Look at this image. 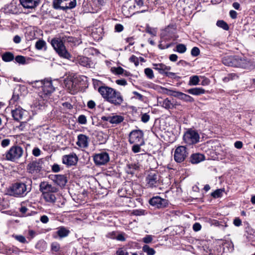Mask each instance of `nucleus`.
<instances>
[{
	"mask_svg": "<svg viewBox=\"0 0 255 255\" xmlns=\"http://www.w3.org/2000/svg\"><path fill=\"white\" fill-rule=\"evenodd\" d=\"M72 39L73 38L72 37H68V38L63 37L62 39L55 37L51 40V44L60 57L69 59L71 58V55L66 50L63 42L66 40H67L68 42H71Z\"/></svg>",
	"mask_w": 255,
	"mask_h": 255,
	"instance_id": "f257e3e1",
	"label": "nucleus"
},
{
	"mask_svg": "<svg viewBox=\"0 0 255 255\" xmlns=\"http://www.w3.org/2000/svg\"><path fill=\"white\" fill-rule=\"evenodd\" d=\"M223 63L228 66L240 67L246 69L249 65V62L245 58L237 56H225L222 58Z\"/></svg>",
	"mask_w": 255,
	"mask_h": 255,
	"instance_id": "f03ea898",
	"label": "nucleus"
},
{
	"mask_svg": "<svg viewBox=\"0 0 255 255\" xmlns=\"http://www.w3.org/2000/svg\"><path fill=\"white\" fill-rule=\"evenodd\" d=\"M30 191V185L22 182H15L10 187L11 195L16 197H24Z\"/></svg>",
	"mask_w": 255,
	"mask_h": 255,
	"instance_id": "7ed1b4c3",
	"label": "nucleus"
},
{
	"mask_svg": "<svg viewBox=\"0 0 255 255\" xmlns=\"http://www.w3.org/2000/svg\"><path fill=\"white\" fill-rule=\"evenodd\" d=\"M23 148L18 145L12 146L5 153L6 160L17 162L23 155Z\"/></svg>",
	"mask_w": 255,
	"mask_h": 255,
	"instance_id": "20e7f679",
	"label": "nucleus"
},
{
	"mask_svg": "<svg viewBox=\"0 0 255 255\" xmlns=\"http://www.w3.org/2000/svg\"><path fill=\"white\" fill-rule=\"evenodd\" d=\"M183 139L187 145H193L199 142L200 135L197 131L189 128L184 133Z\"/></svg>",
	"mask_w": 255,
	"mask_h": 255,
	"instance_id": "39448f33",
	"label": "nucleus"
},
{
	"mask_svg": "<svg viewBox=\"0 0 255 255\" xmlns=\"http://www.w3.org/2000/svg\"><path fill=\"white\" fill-rule=\"evenodd\" d=\"M76 0H53V6L56 9L66 10L75 7Z\"/></svg>",
	"mask_w": 255,
	"mask_h": 255,
	"instance_id": "423d86ee",
	"label": "nucleus"
},
{
	"mask_svg": "<svg viewBox=\"0 0 255 255\" xmlns=\"http://www.w3.org/2000/svg\"><path fill=\"white\" fill-rule=\"evenodd\" d=\"M11 114L14 120L21 123H26L28 120V112L21 108L18 107L12 110Z\"/></svg>",
	"mask_w": 255,
	"mask_h": 255,
	"instance_id": "0eeeda50",
	"label": "nucleus"
},
{
	"mask_svg": "<svg viewBox=\"0 0 255 255\" xmlns=\"http://www.w3.org/2000/svg\"><path fill=\"white\" fill-rule=\"evenodd\" d=\"M143 132L141 130L136 129L132 130L129 134V142L133 143L144 144Z\"/></svg>",
	"mask_w": 255,
	"mask_h": 255,
	"instance_id": "6e6552de",
	"label": "nucleus"
},
{
	"mask_svg": "<svg viewBox=\"0 0 255 255\" xmlns=\"http://www.w3.org/2000/svg\"><path fill=\"white\" fill-rule=\"evenodd\" d=\"M188 155V152L185 146H178L175 150L174 159L177 163H181L184 161Z\"/></svg>",
	"mask_w": 255,
	"mask_h": 255,
	"instance_id": "1a4fd4ad",
	"label": "nucleus"
},
{
	"mask_svg": "<svg viewBox=\"0 0 255 255\" xmlns=\"http://www.w3.org/2000/svg\"><path fill=\"white\" fill-rule=\"evenodd\" d=\"M54 90L55 88L52 85L51 80H43V85L42 88V92L40 93V96L44 100H46Z\"/></svg>",
	"mask_w": 255,
	"mask_h": 255,
	"instance_id": "9d476101",
	"label": "nucleus"
},
{
	"mask_svg": "<svg viewBox=\"0 0 255 255\" xmlns=\"http://www.w3.org/2000/svg\"><path fill=\"white\" fill-rule=\"evenodd\" d=\"M146 185L149 188L156 187L159 185V178L155 172H149L145 178Z\"/></svg>",
	"mask_w": 255,
	"mask_h": 255,
	"instance_id": "9b49d317",
	"label": "nucleus"
},
{
	"mask_svg": "<svg viewBox=\"0 0 255 255\" xmlns=\"http://www.w3.org/2000/svg\"><path fill=\"white\" fill-rule=\"evenodd\" d=\"M42 161L41 159L33 160L30 162L26 166L27 172L31 174L39 173L42 168Z\"/></svg>",
	"mask_w": 255,
	"mask_h": 255,
	"instance_id": "f8f14e48",
	"label": "nucleus"
},
{
	"mask_svg": "<svg viewBox=\"0 0 255 255\" xmlns=\"http://www.w3.org/2000/svg\"><path fill=\"white\" fill-rule=\"evenodd\" d=\"M150 205L158 209L166 207L168 205V201L165 199L161 198L158 196H154L149 200Z\"/></svg>",
	"mask_w": 255,
	"mask_h": 255,
	"instance_id": "ddd939ff",
	"label": "nucleus"
},
{
	"mask_svg": "<svg viewBox=\"0 0 255 255\" xmlns=\"http://www.w3.org/2000/svg\"><path fill=\"white\" fill-rule=\"evenodd\" d=\"M94 162L97 165H105L110 160L109 154L106 152H101L95 154L93 156Z\"/></svg>",
	"mask_w": 255,
	"mask_h": 255,
	"instance_id": "4468645a",
	"label": "nucleus"
},
{
	"mask_svg": "<svg viewBox=\"0 0 255 255\" xmlns=\"http://www.w3.org/2000/svg\"><path fill=\"white\" fill-rule=\"evenodd\" d=\"M112 93L113 94H111V96L108 99L107 102L114 105L115 106L121 105L124 101L123 97L121 93L115 89Z\"/></svg>",
	"mask_w": 255,
	"mask_h": 255,
	"instance_id": "2eb2a0df",
	"label": "nucleus"
},
{
	"mask_svg": "<svg viewBox=\"0 0 255 255\" xmlns=\"http://www.w3.org/2000/svg\"><path fill=\"white\" fill-rule=\"evenodd\" d=\"M114 90V89L112 88L104 85L100 86L98 91L102 97L107 101L111 94H113L112 92Z\"/></svg>",
	"mask_w": 255,
	"mask_h": 255,
	"instance_id": "dca6fc26",
	"label": "nucleus"
},
{
	"mask_svg": "<svg viewBox=\"0 0 255 255\" xmlns=\"http://www.w3.org/2000/svg\"><path fill=\"white\" fill-rule=\"evenodd\" d=\"M89 137L84 134H80L77 136L76 144L81 148H86L89 146Z\"/></svg>",
	"mask_w": 255,
	"mask_h": 255,
	"instance_id": "f3484780",
	"label": "nucleus"
},
{
	"mask_svg": "<svg viewBox=\"0 0 255 255\" xmlns=\"http://www.w3.org/2000/svg\"><path fill=\"white\" fill-rule=\"evenodd\" d=\"M78 161V157L76 154L65 155L63 156L62 162L68 166L75 165Z\"/></svg>",
	"mask_w": 255,
	"mask_h": 255,
	"instance_id": "a211bd4d",
	"label": "nucleus"
},
{
	"mask_svg": "<svg viewBox=\"0 0 255 255\" xmlns=\"http://www.w3.org/2000/svg\"><path fill=\"white\" fill-rule=\"evenodd\" d=\"M153 68L157 71L160 74L165 75V73L167 71H169L171 69L170 66L165 65L163 63H154L153 64Z\"/></svg>",
	"mask_w": 255,
	"mask_h": 255,
	"instance_id": "6ab92c4d",
	"label": "nucleus"
},
{
	"mask_svg": "<svg viewBox=\"0 0 255 255\" xmlns=\"http://www.w3.org/2000/svg\"><path fill=\"white\" fill-rule=\"evenodd\" d=\"M40 187L42 192L56 193L58 190L56 187L44 182L40 184Z\"/></svg>",
	"mask_w": 255,
	"mask_h": 255,
	"instance_id": "aec40b11",
	"label": "nucleus"
},
{
	"mask_svg": "<svg viewBox=\"0 0 255 255\" xmlns=\"http://www.w3.org/2000/svg\"><path fill=\"white\" fill-rule=\"evenodd\" d=\"M52 180L60 187H64L67 182L65 175L61 174L54 175Z\"/></svg>",
	"mask_w": 255,
	"mask_h": 255,
	"instance_id": "412c9836",
	"label": "nucleus"
},
{
	"mask_svg": "<svg viewBox=\"0 0 255 255\" xmlns=\"http://www.w3.org/2000/svg\"><path fill=\"white\" fill-rule=\"evenodd\" d=\"M79 64L84 67L91 68L93 66V62L88 57L83 56H79L77 58Z\"/></svg>",
	"mask_w": 255,
	"mask_h": 255,
	"instance_id": "4be33fe9",
	"label": "nucleus"
},
{
	"mask_svg": "<svg viewBox=\"0 0 255 255\" xmlns=\"http://www.w3.org/2000/svg\"><path fill=\"white\" fill-rule=\"evenodd\" d=\"M66 87L68 89L69 92L74 94L77 92L79 87L75 80H68L66 83Z\"/></svg>",
	"mask_w": 255,
	"mask_h": 255,
	"instance_id": "5701e85b",
	"label": "nucleus"
},
{
	"mask_svg": "<svg viewBox=\"0 0 255 255\" xmlns=\"http://www.w3.org/2000/svg\"><path fill=\"white\" fill-rule=\"evenodd\" d=\"M70 231L64 227H61L58 228L57 231L55 232L53 235V237L55 239H57L58 237L61 239L65 238L68 236Z\"/></svg>",
	"mask_w": 255,
	"mask_h": 255,
	"instance_id": "b1692460",
	"label": "nucleus"
},
{
	"mask_svg": "<svg viewBox=\"0 0 255 255\" xmlns=\"http://www.w3.org/2000/svg\"><path fill=\"white\" fill-rule=\"evenodd\" d=\"M185 92L194 96H200L206 93V90L201 87H195L187 89Z\"/></svg>",
	"mask_w": 255,
	"mask_h": 255,
	"instance_id": "393cba45",
	"label": "nucleus"
},
{
	"mask_svg": "<svg viewBox=\"0 0 255 255\" xmlns=\"http://www.w3.org/2000/svg\"><path fill=\"white\" fill-rule=\"evenodd\" d=\"M22 5L27 8H34L38 4V0H20Z\"/></svg>",
	"mask_w": 255,
	"mask_h": 255,
	"instance_id": "a878e982",
	"label": "nucleus"
},
{
	"mask_svg": "<svg viewBox=\"0 0 255 255\" xmlns=\"http://www.w3.org/2000/svg\"><path fill=\"white\" fill-rule=\"evenodd\" d=\"M24 86H18L16 87L14 90L12 97L9 101V103L10 104H14L15 102L18 101L19 98V92L21 90H24Z\"/></svg>",
	"mask_w": 255,
	"mask_h": 255,
	"instance_id": "bb28decb",
	"label": "nucleus"
},
{
	"mask_svg": "<svg viewBox=\"0 0 255 255\" xmlns=\"http://www.w3.org/2000/svg\"><path fill=\"white\" fill-rule=\"evenodd\" d=\"M204 159V155L199 153L192 154L190 157V162L193 164H197L203 161Z\"/></svg>",
	"mask_w": 255,
	"mask_h": 255,
	"instance_id": "cd10ccee",
	"label": "nucleus"
},
{
	"mask_svg": "<svg viewBox=\"0 0 255 255\" xmlns=\"http://www.w3.org/2000/svg\"><path fill=\"white\" fill-rule=\"evenodd\" d=\"M173 28H170L169 26L165 28L163 31L161 33V37L165 39H170L172 38L173 34Z\"/></svg>",
	"mask_w": 255,
	"mask_h": 255,
	"instance_id": "c85d7f7f",
	"label": "nucleus"
},
{
	"mask_svg": "<svg viewBox=\"0 0 255 255\" xmlns=\"http://www.w3.org/2000/svg\"><path fill=\"white\" fill-rule=\"evenodd\" d=\"M54 193L42 192L43 198L46 202L54 203L56 198L54 194Z\"/></svg>",
	"mask_w": 255,
	"mask_h": 255,
	"instance_id": "c756f323",
	"label": "nucleus"
},
{
	"mask_svg": "<svg viewBox=\"0 0 255 255\" xmlns=\"http://www.w3.org/2000/svg\"><path fill=\"white\" fill-rule=\"evenodd\" d=\"M2 60L6 62L12 61L14 59V55L10 52H6L1 55Z\"/></svg>",
	"mask_w": 255,
	"mask_h": 255,
	"instance_id": "7c9ffc66",
	"label": "nucleus"
},
{
	"mask_svg": "<svg viewBox=\"0 0 255 255\" xmlns=\"http://www.w3.org/2000/svg\"><path fill=\"white\" fill-rule=\"evenodd\" d=\"M124 120L123 116L120 115L111 116V124L117 125L122 123Z\"/></svg>",
	"mask_w": 255,
	"mask_h": 255,
	"instance_id": "2f4dec72",
	"label": "nucleus"
},
{
	"mask_svg": "<svg viewBox=\"0 0 255 255\" xmlns=\"http://www.w3.org/2000/svg\"><path fill=\"white\" fill-rule=\"evenodd\" d=\"M46 248L47 243L45 241L42 240L39 241L35 245V248L42 252L45 251Z\"/></svg>",
	"mask_w": 255,
	"mask_h": 255,
	"instance_id": "473e14b6",
	"label": "nucleus"
},
{
	"mask_svg": "<svg viewBox=\"0 0 255 255\" xmlns=\"http://www.w3.org/2000/svg\"><path fill=\"white\" fill-rule=\"evenodd\" d=\"M179 99L187 103H193L194 102V99L193 97L182 92H181Z\"/></svg>",
	"mask_w": 255,
	"mask_h": 255,
	"instance_id": "72a5a7b5",
	"label": "nucleus"
},
{
	"mask_svg": "<svg viewBox=\"0 0 255 255\" xmlns=\"http://www.w3.org/2000/svg\"><path fill=\"white\" fill-rule=\"evenodd\" d=\"M162 106L167 110L172 109L175 107L174 105L168 98H166L163 101Z\"/></svg>",
	"mask_w": 255,
	"mask_h": 255,
	"instance_id": "f704fd0d",
	"label": "nucleus"
},
{
	"mask_svg": "<svg viewBox=\"0 0 255 255\" xmlns=\"http://www.w3.org/2000/svg\"><path fill=\"white\" fill-rule=\"evenodd\" d=\"M239 78V75L236 73H232L228 74L227 76L223 79L224 82H228L231 80H234L238 79Z\"/></svg>",
	"mask_w": 255,
	"mask_h": 255,
	"instance_id": "c9c22d12",
	"label": "nucleus"
},
{
	"mask_svg": "<svg viewBox=\"0 0 255 255\" xmlns=\"http://www.w3.org/2000/svg\"><path fill=\"white\" fill-rule=\"evenodd\" d=\"M199 81L200 80L199 76L194 75L190 77L188 85L190 86H196L199 84Z\"/></svg>",
	"mask_w": 255,
	"mask_h": 255,
	"instance_id": "e433bc0d",
	"label": "nucleus"
},
{
	"mask_svg": "<svg viewBox=\"0 0 255 255\" xmlns=\"http://www.w3.org/2000/svg\"><path fill=\"white\" fill-rule=\"evenodd\" d=\"M214 251L209 249L207 246H202L200 249L201 255H213Z\"/></svg>",
	"mask_w": 255,
	"mask_h": 255,
	"instance_id": "4c0bfd02",
	"label": "nucleus"
},
{
	"mask_svg": "<svg viewBox=\"0 0 255 255\" xmlns=\"http://www.w3.org/2000/svg\"><path fill=\"white\" fill-rule=\"evenodd\" d=\"M142 251L143 252L145 253L147 255H154L155 254V250L146 245L142 247Z\"/></svg>",
	"mask_w": 255,
	"mask_h": 255,
	"instance_id": "58836bf2",
	"label": "nucleus"
},
{
	"mask_svg": "<svg viewBox=\"0 0 255 255\" xmlns=\"http://www.w3.org/2000/svg\"><path fill=\"white\" fill-rule=\"evenodd\" d=\"M216 25L217 26L222 28L225 30H228L229 29V26L227 23L224 21L223 20H219L216 22Z\"/></svg>",
	"mask_w": 255,
	"mask_h": 255,
	"instance_id": "ea45409f",
	"label": "nucleus"
},
{
	"mask_svg": "<svg viewBox=\"0 0 255 255\" xmlns=\"http://www.w3.org/2000/svg\"><path fill=\"white\" fill-rule=\"evenodd\" d=\"M111 72L116 75H122L124 72V69L121 67H112Z\"/></svg>",
	"mask_w": 255,
	"mask_h": 255,
	"instance_id": "a19ab883",
	"label": "nucleus"
},
{
	"mask_svg": "<svg viewBox=\"0 0 255 255\" xmlns=\"http://www.w3.org/2000/svg\"><path fill=\"white\" fill-rule=\"evenodd\" d=\"M187 50L186 46L183 44H178L176 46L175 51L180 53H183L186 52Z\"/></svg>",
	"mask_w": 255,
	"mask_h": 255,
	"instance_id": "79ce46f5",
	"label": "nucleus"
},
{
	"mask_svg": "<svg viewBox=\"0 0 255 255\" xmlns=\"http://www.w3.org/2000/svg\"><path fill=\"white\" fill-rule=\"evenodd\" d=\"M128 170L127 171L128 173L133 174L135 170L138 168V166L135 164H129L128 165Z\"/></svg>",
	"mask_w": 255,
	"mask_h": 255,
	"instance_id": "37998d69",
	"label": "nucleus"
},
{
	"mask_svg": "<svg viewBox=\"0 0 255 255\" xmlns=\"http://www.w3.org/2000/svg\"><path fill=\"white\" fill-rule=\"evenodd\" d=\"M224 191V190L222 189H217L212 193L211 196L215 198L221 197Z\"/></svg>",
	"mask_w": 255,
	"mask_h": 255,
	"instance_id": "c03bdc74",
	"label": "nucleus"
},
{
	"mask_svg": "<svg viewBox=\"0 0 255 255\" xmlns=\"http://www.w3.org/2000/svg\"><path fill=\"white\" fill-rule=\"evenodd\" d=\"M15 61L19 64H25L26 63L25 57L23 56H16L14 59Z\"/></svg>",
	"mask_w": 255,
	"mask_h": 255,
	"instance_id": "a18cd8bd",
	"label": "nucleus"
},
{
	"mask_svg": "<svg viewBox=\"0 0 255 255\" xmlns=\"http://www.w3.org/2000/svg\"><path fill=\"white\" fill-rule=\"evenodd\" d=\"M168 92L167 93L168 95L173 96L175 98H177L179 99L180 96V94L181 93V92L173 91L171 90H167Z\"/></svg>",
	"mask_w": 255,
	"mask_h": 255,
	"instance_id": "49530a36",
	"label": "nucleus"
},
{
	"mask_svg": "<svg viewBox=\"0 0 255 255\" xmlns=\"http://www.w3.org/2000/svg\"><path fill=\"white\" fill-rule=\"evenodd\" d=\"M46 45V42L43 40H39L35 43L37 49L41 50Z\"/></svg>",
	"mask_w": 255,
	"mask_h": 255,
	"instance_id": "de8ad7c7",
	"label": "nucleus"
},
{
	"mask_svg": "<svg viewBox=\"0 0 255 255\" xmlns=\"http://www.w3.org/2000/svg\"><path fill=\"white\" fill-rule=\"evenodd\" d=\"M133 145L132 146V151L134 153H138L140 151V146L143 145L144 144L142 143H133Z\"/></svg>",
	"mask_w": 255,
	"mask_h": 255,
	"instance_id": "09e8293b",
	"label": "nucleus"
},
{
	"mask_svg": "<svg viewBox=\"0 0 255 255\" xmlns=\"http://www.w3.org/2000/svg\"><path fill=\"white\" fill-rule=\"evenodd\" d=\"M144 73L149 79H152L154 77L153 71L150 68H145L144 69Z\"/></svg>",
	"mask_w": 255,
	"mask_h": 255,
	"instance_id": "8fccbe9b",
	"label": "nucleus"
},
{
	"mask_svg": "<svg viewBox=\"0 0 255 255\" xmlns=\"http://www.w3.org/2000/svg\"><path fill=\"white\" fill-rule=\"evenodd\" d=\"M60 246L59 243L57 242L52 243L51 245V250L52 252H57L59 251Z\"/></svg>",
	"mask_w": 255,
	"mask_h": 255,
	"instance_id": "3c124183",
	"label": "nucleus"
},
{
	"mask_svg": "<svg viewBox=\"0 0 255 255\" xmlns=\"http://www.w3.org/2000/svg\"><path fill=\"white\" fill-rule=\"evenodd\" d=\"M13 237L17 241L21 243H27L26 240L25 238L22 235H13Z\"/></svg>",
	"mask_w": 255,
	"mask_h": 255,
	"instance_id": "603ef678",
	"label": "nucleus"
},
{
	"mask_svg": "<svg viewBox=\"0 0 255 255\" xmlns=\"http://www.w3.org/2000/svg\"><path fill=\"white\" fill-rule=\"evenodd\" d=\"M78 122L79 124L82 125H85L87 124V118L85 115H80L78 118Z\"/></svg>",
	"mask_w": 255,
	"mask_h": 255,
	"instance_id": "864d4df0",
	"label": "nucleus"
},
{
	"mask_svg": "<svg viewBox=\"0 0 255 255\" xmlns=\"http://www.w3.org/2000/svg\"><path fill=\"white\" fill-rule=\"evenodd\" d=\"M129 60L130 62L133 63L136 66H138L139 64V59L134 55L130 57Z\"/></svg>",
	"mask_w": 255,
	"mask_h": 255,
	"instance_id": "5fc2aeb1",
	"label": "nucleus"
},
{
	"mask_svg": "<svg viewBox=\"0 0 255 255\" xmlns=\"http://www.w3.org/2000/svg\"><path fill=\"white\" fill-rule=\"evenodd\" d=\"M150 116L147 113L142 114L141 115V121L144 123L148 122L149 120Z\"/></svg>",
	"mask_w": 255,
	"mask_h": 255,
	"instance_id": "6e6d98bb",
	"label": "nucleus"
},
{
	"mask_svg": "<svg viewBox=\"0 0 255 255\" xmlns=\"http://www.w3.org/2000/svg\"><path fill=\"white\" fill-rule=\"evenodd\" d=\"M32 86L35 88H42V86L43 85V81H36L32 83Z\"/></svg>",
	"mask_w": 255,
	"mask_h": 255,
	"instance_id": "4d7b16f0",
	"label": "nucleus"
},
{
	"mask_svg": "<svg viewBox=\"0 0 255 255\" xmlns=\"http://www.w3.org/2000/svg\"><path fill=\"white\" fill-rule=\"evenodd\" d=\"M191 54L194 57L198 56L200 54V50L197 47H194L191 51Z\"/></svg>",
	"mask_w": 255,
	"mask_h": 255,
	"instance_id": "13d9d810",
	"label": "nucleus"
},
{
	"mask_svg": "<svg viewBox=\"0 0 255 255\" xmlns=\"http://www.w3.org/2000/svg\"><path fill=\"white\" fill-rule=\"evenodd\" d=\"M132 214L135 216H142L145 215V210L142 209L134 210Z\"/></svg>",
	"mask_w": 255,
	"mask_h": 255,
	"instance_id": "bf43d9fd",
	"label": "nucleus"
},
{
	"mask_svg": "<svg viewBox=\"0 0 255 255\" xmlns=\"http://www.w3.org/2000/svg\"><path fill=\"white\" fill-rule=\"evenodd\" d=\"M10 140L9 139L5 138L1 140V145L2 147H6L8 146L10 144Z\"/></svg>",
	"mask_w": 255,
	"mask_h": 255,
	"instance_id": "052dcab7",
	"label": "nucleus"
},
{
	"mask_svg": "<svg viewBox=\"0 0 255 255\" xmlns=\"http://www.w3.org/2000/svg\"><path fill=\"white\" fill-rule=\"evenodd\" d=\"M142 240L144 243L149 244L152 242L153 238L151 235H146Z\"/></svg>",
	"mask_w": 255,
	"mask_h": 255,
	"instance_id": "680f3d73",
	"label": "nucleus"
},
{
	"mask_svg": "<svg viewBox=\"0 0 255 255\" xmlns=\"http://www.w3.org/2000/svg\"><path fill=\"white\" fill-rule=\"evenodd\" d=\"M116 83L120 86H125L127 85V82L125 79H121L116 80Z\"/></svg>",
	"mask_w": 255,
	"mask_h": 255,
	"instance_id": "e2e57ef3",
	"label": "nucleus"
},
{
	"mask_svg": "<svg viewBox=\"0 0 255 255\" xmlns=\"http://www.w3.org/2000/svg\"><path fill=\"white\" fill-rule=\"evenodd\" d=\"M117 255H128V253L123 248H119L116 252Z\"/></svg>",
	"mask_w": 255,
	"mask_h": 255,
	"instance_id": "0e129e2a",
	"label": "nucleus"
},
{
	"mask_svg": "<svg viewBox=\"0 0 255 255\" xmlns=\"http://www.w3.org/2000/svg\"><path fill=\"white\" fill-rule=\"evenodd\" d=\"M115 30L117 32H122L124 30V26L121 24H117L115 26Z\"/></svg>",
	"mask_w": 255,
	"mask_h": 255,
	"instance_id": "69168bd1",
	"label": "nucleus"
},
{
	"mask_svg": "<svg viewBox=\"0 0 255 255\" xmlns=\"http://www.w3.org/2000/svg\"><path fill=\"white\" fill-rule=\"evenodd\" d=\"M41 150L38 147H34L32 150V154L35 156H39L40 155Z\"/></svg>",
	"mask_w": 255,
	"mask_h": 255,
	"instance_id": "338daca9",
	"label": "nucleus"
},
{
	"mask_svg": "<svg viewBox=\"0 0 255 255\" xmlns=\"http://www.w3.org/2000/svg\"><path fill=\"white\" fill-rule=\"evenodd\" d=\"M233 224L236 227H240L242 225V221L239 218L236 217L234 220Z\"/></svg>",
	"mask_w": 255,
	"mask_h": 255,
	"instance_id": "774afa93",
	"label": "nucleus"
}]
</instances>
